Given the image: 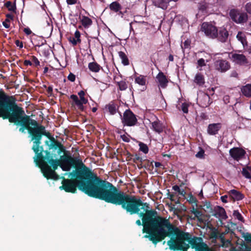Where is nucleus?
I'll use <instances>...</instances> for the list:
<instances>
[{
    "mask_svg": "<svg viewBox=\"0 0 251 251\" xmlns=\"http://www.w3.org/2000/svg\"><path fill=\"white\" fill-rule=\"evenodd\" d=\"M61 164L51 160L54 170L58 166L64 171H69L71 167L75 168L70 173L71 179L62 177L60 190L68 193H75L77 187L88 196L102 200L106 202H114L116 198L115 186L111 183L101 179L82 162L78 157H73L70 154L63 155Z\"/></svg>",
    "mask_w": 251,
    "mask_h": 251,
    "instance_id": "nucleus-1",
    "label": "nucleus"
},
{
    "mask_svg": "<svg viewBox=\"0 0 251 251\" xmlns=\"http://www.w3.org/2000/svg\"><path fill=\"white\" fill-rule=\"evenodd\" d=\"M116 198L114 202L110 203L120 205L130 215L137 214L142 218L136 221L138 226H143V233H146L144 237L148 238L154 245L164 240L166 237H176L178 228L173 225L170 221L157 215V212L151 209L150 204L143 202L140 198L127 194L115 187Z\"/></svg>",
    "mask_w": 251,
    "mask_h": 251,
    "instance_id": "nucleus-2",
    "label": "nucleus"
},
{
    "mask_svg": "<svg viewBox=\"0 0 251 251\" xmlns=\"http://www.w3.org/2000/svg\"><path fill=\"white\" fill-rule=\"evenodd\" d=\"M2 118L8 119L10 123L19 126V131L21 133H25V130H27L31 137V141L33 142L32 150L35 156H42L43 152H45L43 146H41L42 134L46 130L44 126L26 115L23 108L19 106L16 102Z\"/></svg>",
    "mask_w": 251,
    "mask_h": 251,
    "instance_id": "nucleus-3",
    "label": "nucleus"
},
{
    "mask_svg": "<svg viewBox=\"0 0 251 251\" xmlns=\"http://www.w3.org/2000/svg\"><path fill=\"white\" fill-rule=\"evenodd\" d=\"M176 237H173L167 241L170 250L173 251H187L191 247L195 251H216L209 247L201 237L192 236L189 232L178 230Z\"/></svg>",
    "mask_w": 251,
    "mask_h": 251,
    "instance_id": "nucleus-4",
    "label": "nucleus"
},
{
    "mask_svg": "<svg viewBox=\"0 0 251 251\" xmlns=\"http://www.w3.org/2000/svg\"><path fill=\"white\" fill-rule=\"evenodd\" d=\"M45 155L42 154L41 157H39L38 155L34 157V161L35 162L37 166L40 168L42 173L45 177L47 179H52L54 180H58L59 178L58 176L52 168L51 165V160L53 161L55 160L58 163H62V156L61 155L59 159H54L53 156L50 152L49 151H45Z\"/></svg>",
    "mask_w": 251,
    "mask_h": 251,
    "instance_id": "nucleus-5",
    "label": "nucleus"
},
{
    "mask_svg": "<svg viewBox=\"0 0 251 251\" xmlns=\"http://www.w3.org/2000/svg\"><path fill=\"white\" fill-rule=\"evenodd\" d=\"M16 102L13 96L6 95L0 89V117L2 118Z\"/></svg>",
    "mask_w": 251,
    "mask_h": 251,
    "instance_id": "nucleus-6",
    "label": "nucleus"
},
{
    "mask_svg": "<svg viewBox=\"0 0 251 251\" xmlns=\"http://www.w3.org/2000/svg\"><path fill=\"white\" fill-rule=\"evenodd\" d=\"M120 115L124 126H134L137 125V116L130 109H126L124 112L123 116L121 113Z\"/></svg>",
    "mask_w": 251,
    "mask_h": 251,
    "instance_id": "nucleus-7",
    "label": "nucleus"
},
{
    "mask_svg": "<svg viewBox=\"0 0 251 251\" xmlns=\"http://www.w3.org/2000/svg\"><path fill=\"white\" fill-rule=\"evenodd\" d=\"M201 30L209 38L215 39L217 36V27L211 23L203 22L201 26Z\"/></svg>",
    "mask_w": 251,
    "mask_h": 251,
    "instance_id": "nucleus-8",
    "label": "nucleus"
},
{
    "mask_svg": "<svg viewBox=\"0 0 251 251\" xmlns=\"http://www.w3.org/2000/svg\"><path fill=\"white\" fill-rule=\"evenodd\" d=\"M50 143L49 144V142L48 141H46V144L49 146V150H58L57 152L59 155L61 154L62 152L65 153L64 155L68 154V153H66V151L65 147L59 141L56 140L54 137H52L50 139ZM68 154L71 155L70 153Z\"/></svg>",
    "mask_w": 251,
    "mask_h": 251,
    "instance_id": "nucleus-9",
    "label": "nucleus"
},
{
    "mask_svg": "<svg viewBox=\"0 0 251 251\" xmlns=\"http://www.w3.org/2000/svg\"><path fill=\"white\" fill-rule=\"evenodd\" d=\"M74 94L71 95L70 99L73 100L72 105L73 106H76L77 109L80 111H83L85 110V106L83 104H85L88 102V100L85 98L84 96L79 97Z\"/></svg>",
    "mask_w": 251,
    "mask_h": 251,
    "instance_id": "nucleus-10",
    "label": "nucleus"
},
{
    "mask_svg": "<svg viewBox=\"0 0 251 251\" xmlns=\"http://www.w3.org/2000/svg\"><path fill=\"white\" fill-rule=\"evenodd\" d=\"M245 154V151L242 148L234 147L229 150L230 155L236 161H239L243 159Z\"/></svg>",
    "mask_w": 251,
    "mask_h": 251,
    "instance_id": "nucleus-11",
    "label": "nucleus"
},
{
    "mask_svg": "<svg viewBox=\"0 0 251 251\" xmlns=\"http://www.w3.org/2000/svg\"><path fill=\"white\" fill-rule=\"evenodd\" d=\"M109 8L110 10L117 13L121 18H123L124 14L126 12V10L124 12L122 11V5L117 1H113L109 5Z\"/></svg>",
    "mask_w": 251,
    "mask_h": 251,
    "instance_id": "nucleus-12",
    "label": "nucleus"
},
{
    "mask_svg": "<svg viewBox=\"0 0 251 251\" xmlns=\"http://www.w3.org/2000/svg\"><path fill=\"white\" fill-rule=\"evenodd\" d=\"M198 102L200 106L202 107H207L212 102V101H210L209 95L206 93L201 94L198 99Z\"/></svg>",
    "mask_w": 251,
    "mask_h": 251,
    "instance_id": "nucleus-13",
    "label": "nucleus"
},
{
    "mask_svg": "<svg viewBox=\"0 0 251 251\" xmlns=\"http://www.w3.org/2000/svg\"><path fill=\"white\" fill-rule=\"evenodd\" d=\"M215 69L221 72L227 71L230 68L229 63L224 60H218L215 62Z\"/></svg>",
    "mask_w": 251,
    "mask_h": 251,
    "instance_id": "nucleus-14",
    "label": "nucleus"
},
{
    "mask_svg": "<svg viewBox=\"0 0 251 251\" xmlns=\"http://www.w3.org/2000/svg\"><path fill=\"white\" fill-rule=\"evenodd\" d=\"M231 58L235 63L240 65H246L248 63V60L243 54L233 53Z\"/></svg>",
    "mask_w": 251,
    "mask_h": 251,
    "instance_id": "nucleus-15",
    "label": "nucleus"
},
{
    "mask_svg": "<svg viewBox=\"0 0 251 251\" xmlns=\"http://www.w3.org/2000/svg\"><path fill=\"white\" fill-rule=\"evenodd\" d=\"M229 36L228 31L224 27H220L217 30V36L216 38L218 40L222 42H226Z\"/></svg>",
    "mask_w": 251,
    "mask_h": 251,
    "instance_id": "nucleus-16",
    "label": "nucleus"
},
{
    "mask_svg": "<svg viewBox=\"0 0 251 251\" xmlns=\"http://www.w3.org/2000/svg\"><path fill=\"white\" fill-rule=\"evenodd\" d=\"M228 195L233 201H241L245 198L243 194L235 189L230 190L228 192Z\"/></svg>",
    "mask_w": 251,
    "mask_h": 251,
    "instance_id": "nucleus-17",
    "label": "nucleus"
},
{
    "mask_svg": "<svg viewBox=\"0 0 251 251\" xmlns=\"http://www.w3.org/2000/svg\"><path fill=\"white\" fill-rule=\"evenodd\" d=\"M221 128L222 124L221 123L210 124L208 126L207 132L210 135H215L218 133Z\"/></svg>",
    "mask_w": 251,
    "mask_h": 251,
    "instance_id": "nucleus-18",
    "label": "nucleus"
},
{
    "mask_svg": "<svg viewBox=\"0 0 251 251\" xmlns=\"http://www.w3.org/2000/svg\"><path fill=\"white\" fill-rule=\"evenodd\" d=\"M156 78L162 88H165L167 86L169 81L166 76L163 72H160L156 75Z\"/></svg>",
    "mask_w": 251,
    "mask_h": 251,
    "instance_id": "nucleus-19",
    "label": "nucleus"
},
{
    "mask_svg": "<svg viewBox=\"0 0 251 251\" xmlns=\"http://www.w3.org/2000/svg\"><path fill=\"white\" fill-rule=\"evenodd\" d=\"M213 216L216 218H220L226 220L227 218L226 212L225 209L221 206H218L215 209Z\"/></svg>",
    "mask_w": 251,
    "mask_h": 251,
    "instance_id": "nucleus-20",
    "label": "nucleus"
},
{
    "mask_svg": "<svg viewBox=\"0 0 251 251\" xmlns=\"http://www.w3.org/2000/svg\"><path fill=\"white\" fill-rule=\"evenodd\" d=\"M118 107L117 103L114 101H111L108 104L105 105V109L108 111L110 114L114 115L116 113Z\"/></svg>",
    "mask_w": 251,
    "mask_h": 251,
    "instance_id": "nucleus-21",
    "label": "nucleus"
},
{
    "mask_svg": "<svg viewBox=\"0 0 251 251\" xmlns=\"http://www.w3.org/2000/svg\"><path fill=\"white\" fill-rule=\"evenodd\" d=\"M156 120L151 123L152 127L154 131L158 133H162L164 129V126L162 123L159 121L156 117Z\"/></svg>",
    "mask_w": 251,
    "mask_h": 251,
    "instance_id": "nucleus-22",
    "label": "nucleus"
},
{
    "mask_svg": "<svg viewBox=\"0 0 251 251\" xmlns=\"http://www.w3.org/2000/svg\"><path fill=\"white\" fill-rule=\"evenodd\" d=\"M170 1L169 0H153L154 5L163 9H166Z\"/></svg>",
    "mask_w": 251,
    "mask_h": 251,
    "instance_id": "nucleus-23",
    "label": "nucleus"
},
{
    "mask_svg": "<svg viewBox=\"0 0 251 251\" xmlns=\"http://www.w3.org/2000/svg\"><path fill=\"white\" fill-rule=\"evenodd\" d=\"M236 38L242 43L244 49L248 46L247 38L244 33L239 31L236 35Z\"/></svg>",
    "mask_w": 251,
    "mask_h": 251,
    "instance_id": "nucleus-24",
    "label": "nucleus"
},
{
    "mask_svg": "<svg viewBox=\"0 0 251 251\" xmlns=\"http://www.w3.org/2000/svg\"><path fill=\"white\" fill-rule=\"evenodd\" d=\"M88 67L89 70L94 73H98L100 69L103 70L102 68L96 62L89 63Z\"/></svg>",
    "mask_w": 251,
    "mask_h": 251,
    "instance_id": "nucleus-25",
    "label": "nucleus"
},
{
    "mask_svg": "<svg viewBox=\"0 0 251 251\" xmlns=\"http://www.w3.org/2000/svg\"><path fill=\"white\" fill-rule=\"evenodd\" d=\"M80 22L85 28H89L93 23L92 20L86 16H82Z\"/></svg>",
    "mask_w": 251,
    "mask_h": 251,
    "instance_id": "nucleus-26",
    "label": "nucleus"
},
{
    "mask_svg": "<svg viewBox=\"0 0 251 251\" xmlns=\"http://www.w3.org/2000/svg\"><path fill=\"white\" fill-rule=\"evenodd\" d=\"M194 81L199 86H202L205 83L204 77L201 73H197L196 75Z\"/></svg>",
    "mask_w": 251,
    "mask_h": 251,
    "instance_id": "nucleus-27",
    "label": "nucleus"
},
{
    "mask_svg": "<svg viewBox=\"0 0 251 251\" xmlns=\"http://www.w3.org/2000/svg\"><path fill=\"white\" fill-rule=\"evenodd\" d=\"M241 91L243 95L246 97H251V84H248L241 88Z\"/></svg>",
    "mask_w": 251,
    "mask_h": 251,
    "instance_id": "nucleus-28",
    "label": "nucleus"
},
{
    "mask_svg": "<svg viewBox=\"0 0 251 251\" xmlns=\"http://www.w3.org/2000/svg\"><path fill=\"white\" fill-rule=\"evenodd\" d=\"M144 159L141 157L139 156L137 154H135L133 155L132 161L134 163L137 164V166L139 168H141L143 167V161Z\"/></svg>",
    "mask_w": 251,
    "mask_h": 251,
    "instance_id": "nucleus-29",
    "label": "nucleus"
},
{
    "mask_svg": "<svg viewBox=\"0 0 251 251\" xmlns=\"http://www.w3.org/2000/svg\"><path fill=\"white\" fill-rule=\"evenodd\" d=\"M146 81L147 80L146 76L143 75H140L139 76H136L135 78V83L141 86H145Z\"/></svg>",
    "mask_w": 251,
    "mask_h": 251,
    "instance_id": "nucleus-30",
    "label": "nucleus"
},
{
    "mask_svg": "<svg viewBox=\"0 0 251 251\" xmlns=\"http://www.w3.org/2000/svg\"><path fill=\"white\" fill-rule=\"evenodd\" d=\"M118 54L122 59V63L125 66L129 65V60L126 53L123 51H121L118 52Z\"/></svg>",
    "mask_w": 251,
    "mask_h": 251,
    "instance_id": "nucleus-31",
    "label": "nucleus"
},
{
    "mask_svg": "<svg viewBox=\"0 0 251 251\" xmlns=\"http://www.w3.org/2000/svg\"><path fill=\"white\" fill-rule=\"evenodd\" d=\"M4 6L6 7L9 11L16 12V6L15 3L13 4L10 1H7L4 3Z\"/></svg>",
    "mask_w": 251,
    "mask_h": 251,
    "instance_id": "nucleus-32",
    "label": "nucleus"
},
{
    "mask_svg": "<svg viewBox=\"0 0 251 251\" xmlns=\"http://www.w3.org/2000/svg\"><path fill=\"white\" fill-rule=\"evenodd\" d=\"M219 233L218 229L213 227L209 234L210 238L216 240L219 237Z\"/></svg>",
    "mask_w": 251,
    "mask_h": 251,
    "instance_id": "nucleus-33",
    "label": "nucleus"
},
{
    "mask_svg": "<svg viewBox=\"0 0 251 251\" xmlns=\"http://www.w3.org/2000/svg\"><path fill=\"white\" fill-rule=\"evenodd\" d=\"M240 13H239L237 10H235L234 9H232L230 10V11L229 12V15H230V17H231V19L233 21L236 22L237 19L238 18V17Z\"/></svg>",
    "mask_w": 251,
    "mask_h": 251,
    "instance_id": "nucleus-34",
    "label": "nucleus"
},
{
    "mask_svg": "<svg viewBox=\"0 0 251 251\" xmlns=\"http://www.w3.org/2000/svg\"><path fill=\"white\" fill-rule=\"evenodd\" d=\"M117 85L118 86L120 91H125L127 88V84L126 81L122 80L117 82Z\"/></svg>",
    "mask_w": 251,
    "mask_h": 251,
    "instance_id": "nucleus-35",
    "label": "nucleus"
},
{
    "mask_svg": "<svg viewBox=\"0 0 251 251\" xmlns=\"http://www.w3.org/2000/svg\"><path fill=\"white\" fill-rule=\"evenodd\" d=\"M153 161L150 162L149 160L144 159L143 161V164L145 168H148L150 170H152L153 168Z\"/></svg>",
    "mask_w": 251,
    "mask_h": 251,
    "instance_id": "nucleus-36",
    "label": "nucleus"
},
{
    "mask_svg": "<svg viewBox=\"0 0 251 251\" xmlns=\"http://www.w3.org/2000/svg\"><path fill=\"white\" fill-rule=\"evenodd\" d=\"M139 146L140 151L143 152L144 153L146 154L149 152V148L146 144L140 142L139 143Z\"/></svg>",
    "mask_w": 251,
    "mask_h": 251,
    "instance_id": "nucleus-37",
    "label": "nucleus"
},
{
    "mask_svg": "<svg viewBox=\"0 0 251 251\" xmlns=\"http://www.w3.org/2000/svg\"><path fill=\"white\" fill-rule=\"evenodd\" d=\"M208 7V5L205 2L200 3L198 5V9L200 11H201L203 13H206V9Z\"/></svg>",
    "mask_w": 251,
    "mask_h": 251,
    "instance_id": "nucleus-38",
    "label": "nucleus"
},
{
    "mask_svg": "<svg viewBox=\"0 0 251 251\" xmlns=\"http://www.w3.org/2000/svg\"><path fill=\"white\" fill-rule=\"evenodd\" d=\"M235 23H242L246 21V16L244 13H240Z\"/></svg>",
    "mask_w": 251,
    "mask_h": 251,
    "instance_id": "nucleus-39",
    "label": "nucleus"
},
{
    "mask_svg": "<svg viewBox=\"0 0 251 251\" xmlns=\"http://www.w3.org/2000/svg\"><path fill=\"white\" fill-rule=\"evenodd\" d=\"M233 215L234 217L237 218L239 221L244 222V218L242 215L240 213L238 210H234Z\"/></svg>",
    "mask_w": 251,
    "mask_h": 251,
    "instance_id": "nucleus-40",
    "label": "nucleus"
},
{
    "mask_svg": "<svg viewBox=\"0 0 251 251\" xmlns=\"http://www.w3.org/2000/svg\"><path fill=\"white\" fill-rule=\"evenodd\" d=\"M242 175L246 178L251 179V175L249 173V170L246 168H243L242 171Z\"/></svg>",
    "mask_w": 251,
    "mask_h": 251,
    "instance_id": "nucleus-41",
    "label": "nucleus"
},
{
    "mask_svg": "<svg viewBox=\"0 0 251 251\" xmlns=\"http://www.w3.org/2000/svg\"><path fill=\"white\" fill-rule=\"evenodd\" d=\"M146 23L145 22H137L135 21H134L133 22H132L130 23V28L131 30H133L132 28V25H134V26H138L142 24H146Z\"/></svg>",
    "mask_w": 251,
    "mask_h": 251,
    "instance_id": "nucleus-42",
    "label": "nucleus"
},
{
    "mask_svg": "<svg viewBox=\"0 0 251 251\" xmlns=\"http://www.w3.org/2000/svg\"><path fill=\"white\" fill-rule=\"evenodd\" d=\"M30 59L31 61V62L34 63L35 67H37L40 65V62L36 56L32 55L30 56Z\"/></svg>",
    "mask_w": 251,
    "mask_h": 251,
    "instance_id": "nucleus-43",
    "label": "nucleus"
},
{
    "mask_svg": "<svg viewBox=\"0 0 251 251\" xmlns=\"http://www.w3.org/2000/svg\"><path fill=\"white\" fill-rule=\"evenodd\" d=\"M188 104L184 102L181 105V110L184 113H188Z\"/></svg>",
    "mask_w": 251,
    "mask_h": 251,
    "instance_id": "nucleus-44",
    "label": "nucleus"
},
{
    "mask_svg": "<svg viewBox=\"0 0 251 251\" xmlns=\"http://www.w3.org/2000/svg\"><path fill=\"white\" fill-rule=\"evenodd\" d=\"M197 64H198L197 68H198L199 67H202L206 66V63H205V60L203 58L199 59L197 61Z\"/></svg>",
    "mask_w": 251,
    "mask_h": 251,
    "instance_id": "nucleus-45",
    "label": "nucleus"
},
{
    "mask_svg": "<svg viewBox=\"0 0 251 251\" xmlns=\"http://www.w3.org/2000/svg\"><path fill=\"white\" fill-rule=\"evenodd\" d=\"M80 33L79 31L76 30L75 33V38L76 39V41L78 42V43L81 42V40L80 39Z\"/></svg>",
    "mask_w": 251,
    "mask_h": 251,
    "instance_id": "nucleus-46",
    "label": "nucleus"
},
{
    "mask_svg": "<svg viewBox=\"0 0 251 251\" xmlns=\"http://www.w3.org/2000/svg\"><path fill=\"white\" fill-rule=\"evenodd\" d=\"M244 238L247 242L251 243V233H247L244 236Z\"/></svg>",
    "mask_w": 251,
    "mask_h": 251,
    "instance_id": "nucleus-47",
    "label": "nucleus"
},
{
    "mask_svg": "<svg viewBox=\"0 0 251 251\" xmlns=\"http://www.w3.org/2000/svg\"><path fill=\"white\" fill-rule=\"evenodd\" d=\"M204 154V151L201 149V150L196 154V156L198 158H202Z\"/></svg>",
    "mask_w": 251,
    "mask_h": 251,
    "instance_id": "nucleus-48",
    "label": "nucleus"
},
{
    "mask_svg": "<svg viewBox=\"0 0 251 251\" xmlns=\"http://www.w3.org/2000/svg\"><path fill=\"white\" fill-rule=\"evenodd\" d=\"M190 45V41L189 40H186L185 41V42L183 43V46H181V48L182 49H187L189 47Z\"/></svg>",
    "mask_w": 251,
    "mask_h": 251,
    "instance_id": "nucleus-49",
    "label": "nucleus"
},
{
    "mask_svg": "<svg viewBox=\"0 0 251 251\" xmlns=\"http://www.w3.org/2000/svg\"><path fill=\"white\" fill-rule=\"evenodd\" d=\"M68 79L71 82H74L75 80V76L73 73H70L68 76Z\"/></svg>",
    "mask_w": 251,
    "mask_h": 251,
    "instance_id": "nucleus-50",
    "label": "nucleus"
},
{
    "mask_svg": "<svg viewBox=\"0 0 251 251\" xmlns=\"http://www.w3.org/2000/svg\"><path fill=\"white\" fill-rule=\"evenodd\" d=\"M10 21L9 19H5L4 21L2 22L3 25L6 28H8L10 27Z\"/></svg>",
    "mask_w": 251,
    "mask_h": 251,
    "instance_id": "nucleus-51",
    "label": "nucleus"
},
{
    "mask_svg": "<svg viewBox=\"0 0 251 251\" xmlns=\"http://www.w3.org/2000/svg\"><path fill=\"white\" fill-rule=\"evenodd\" d=\"M191 212L195 215V217H198L199 215H200L201 214V212L199 210L195 209L194 208H193L191 210Z\"/></svg>",
    "mask_w": 251,
    "mask_h": 251,
    "instance_id": "nucleus-52",
    "label": "nucleus"
},
{
    "mask_svg": "<svg viewBox=\"0 0 251 251\" xmlns=\"http://www.w3.org/2000/svg\"><path fill=\"white\" fill-rule=\"evenodd\" d=\"M46 136L47 137H48L50 140V139L53 137L52 136H51L50 135V133L48 132V131H46V130H45L42 134V137L43 136Z\"/></svg>",
    "mask_w": 251,
    "mask_h": 251,
    "instance_id": "nucleus-53",
    "label": "nucleus"
},
{
    "mask_svg": "<svg viewBox=\"0 0 251 251\" xmlns=\"http://www.w3.org/2000/svg\"><path fill=\"white\" fill-rule=\"evenodd\" d=\"M15 44L17 47H19L21 49L23 47V42L19 40H16L15 41Z\"/></svg>",
    "mask_w": 251,
    "mask_h": 251,
    "instance_id": "nucleus-54",
    "label": "nucleus"
},
{
    "mask_svg": "<svg viewBox=\"0 0 251 251\" xmlns=\"http://www.w3.org/2000/svg\"><path fill=\"white\" fill-rule=\"evenodd\" d=\"M78 0H66V2L68 5H74L77 2Z\"/></svg>",
    "mask_w": 251,
    "mask_h": 251,
    "instance_id": "nucleus-55",
    "label": "nucleus"
},
{
    "mask_svg": "<svg viewBox=\"0 0 251 251\" xmlns=\"http://www.w3.org/2000/svg\"><path fill=\"white\" fill-rule=\"evenodd\" d=\"M69 41L72 43L73 46H76L78 42L76 41V39H75L74 37L70 38L69 39Z\"/></svg>",
    "mask_w": 251,
    "mask_h": 251,
    "instance_id": "nucleus-56",
    "label": "nucleus"
},
{
    "mask_svg": "<svg viewBox=\"0 0 251 251\" xmlns=\"http://www.w3.org/2000/svg\"><path fill=\"white\" fill-rule=\"evenodd\" d=\"M24 32L27 35H29L31 34L32 31L28 27H26L24 29Z\"/></svg>",
    "mask_w": 251,
    "mask_h": 251,
    "instance_id": "nucleus-57",
    "label": "nucleus"
},
{
    "mask_svg": "<svg viewBox=\"0 0 251 251\" xmlns=\"http://www.w3.org/2000/svg\"><path fill=\"white\" fill-rule=\"evenodd\" d=\"M247 11L251 14V3H247L246 5Z\"/></svg>",
    "mask_w": 251,
    "mask_h": 251,
    "instance_id": "nucleus-58",
    "label": "nucleus"
},
{
    "mask_svg": "<svg viewBox=\"0 0 251 251\" xmlns=\"http://www.w3.org/2000/svg\"><path fill=\"white\" fill-rule=\"evenodd\" d=\"M52 91H53L52 87L51 86H49L47 89V91L50 96H51L52 93Z\"/></svg>",
    "mask_w": 251,
    "mask_h": 251,
    "instance_id": "nucleus-59",
    "label": "nucleus"
},
{
    "mask_svg": "<svg viewBox=\"0 0 251 251\" xmlns=\"http://www.w3.org/2000/svg\"><path fill=\"white\" fill-rule=\"evenodd\" d=\"M24 65L25 66H31L32 65V63L31 61L28 60H25L24 62Z\"/></svg>",
    "mask_w": 251,
    "mask_h": 251,
    "instance_id": "nucleus-60",
    "label": "nucleus"
},
{
    "mask_svg": "<svg viewBox=\"0 0 251 251\" xmlns=\"http://www.w3.org/2000/svg\"><path fill=\"white\" fill-rule=\"evenodd\" d=\"M227 198H228V196L227 195H224L221 197V200L223 202L227 203Z\"/></svg>",
    "mask_w": 251,
    "mask_h": 251,
    "instance_id": "nucleus-61",
    "label": "nucleus"
},
{
    "mask_svg": "<svg viewBox=\"0 0 251 251\" xmlns=\"http://www.w3.org/2000/svg\"><path fill=\"white\" fill-rule=\"evenodd\" d=\"M121 138L124 141L126 142H129L130 141L129 138L125 135H121Z\"/></svg>",
    "mask_w": 251,
    "mask_h": 251,
    "instance_id": "nucleus-62",
    "label": "nucleus"
},
{
    "mask_svg": "<svg viewBox=\"0 0 251 251\" xmlns=\"http://www.w3.org/2000/svg\"><path fill=\"white\" fill-rule=\"evenodd\" d=\"M6 19H9L10 21V20H13L14 16L11 14H7L6 15Z\"/></svg>",
    "mask_w": 251,
    "mask_h": 251,
    "instance_id": "nucleus-63",
    "label": "nucleus"
},
{
    "mask_svg": "<svg viewBox=\"0 0 251 251\" xmlns=\"http://www.w3.org/2000/svg\"><path fill=\"white\" fill-rule=\"evenodd\" d=\"M172 188L174 191H176L177 192H179L180 189L179 188V187L177 185H175L173 186Z\"/></svg>",
    "mask_w": 251,
    "mask_h": 251,
    "instance_id": "nucleus-64",
    "label": "nucleus"
}]
</instances>
